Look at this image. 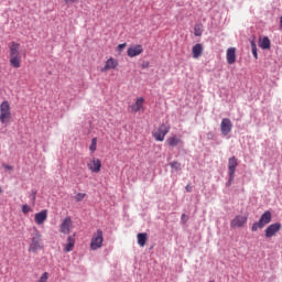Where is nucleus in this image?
Listing matches in <instances>:
<instances>
[{
    "mask_svg": "<svg viewBox=\"0 0 282 282\" xmlns=\"http://www.w3.org/2000/svg\"><path fill=\"white\" fill-rule=\"evenodd\" d=\"M237 166H239V161L237 160V158L231 156L228 160V174L232 177H235V173L237 171Z\"/></svg>",
    "mask_w": 282,
    "mask_h": 282,
    "instance_id": "12",
    "label": "nucleus"
},
{
    "mask_svg": "<svg viewBox=\"0 0 282 282\" xmlns=\"http://www.w3.org/2000/svg\"><path fill=\"white\" fill-rule=\"evenodd\" d=\"M144 107V97H138L134 104L129 106V109L132 113H138Z\"/></svg>",
    "mask_w": 282,
    "mask_h": 282,
    "instance_id": "13",
    "label": "nucleus"
},
{
    "mask_svg": "<svg viewBox=\"0 0 282 282\" xmlns=\"http://www.w3.org/2000/svg\"><path fill=\"white\" fill-rule=\"evenodd\" d=\"M3 169H7V171H12L14 169L12 165L3 164Z\"/></svg>",
    "mask_w": 282,
    "mask_h": 282,
    "instance_id": "34",
    "label": "nucleus"
},
{
    "mask_svg": "<svg viewBox=\"0 0 282 282\" xmlns=\"http://www.w3.org/2000/svg\"><path fill=\"white\" fill-rule=\"evenodd\" d=\"M147 67H149V62H144V63L142 64V68H143V69H147Z\"/></svg>",
    "mask_w": 282,
    "mask_h": 282,
    "instance_id": "36",
    "label": "nucleus"
},
{
    "mask_svg": "<svg viewBox=\"0 0 282 282\" xmlns=\"http://www.w3.org/2000/svg\"><path fill=\"white\" fill-rule=\"evenodd\" d=\"M182 139L177 135H171L166 139V144H169V147H177V144H181Z\"/></svg>",
    "mask_w": 282,
    "mask_h": 282,
    "instance_id": "23",
    "label": "nucleus"
},
{
    "mask_svg": "<svg viewBox=\"0 0 282 282\" xmlns=\"http://www.w3.org/2000/svg\"><path fill=\"white\" fill-rule=\"evenodd\" d=\"M9 56H21V44L11 42L9 44Z\"/></svg>",
    "mask_w": 282,
    "mask_h": 282,
    "instance_id": "17",
    "label": "nucleus"
},
{
    "mask_svg": "<svg viewBox=\"0 0 282 282\" xmlns=\"http://www.w3.org/2000/svg\"><path fill=\"white\" fill-rule=\"evenodd\" d=\"M76 246V238L74 236H68L67 243L64 246V252H72Z\"/></svg>",
    "mask_w": 282,
    "mask_h": 282,
    "instance_id": "20",
    "label": "nucleus"
},
{
    "mask_svg": "<svg viewBox=\"0 0 282 282\" xmlns=\"http://www.w3.org/2000/svg\"><path fill=\"white\" fill-rule=\"evenodd\" d=\"M29 197L34 206V204L36 203V191H32Z\"/></svg>",
    "mask_w": 282,
    "mask_h": 282,
    "instance_id": "30",
    "label": "nucleus"
},
{
    "mask_svg": "<svg viewBox=\"0 0 282 282\" xmlns=\"http://www.w3.org/2000/svg\"><path fill=\"white\" fill-rule=\"evenodd\" d=\"M171 169H174V171H180L182 169V164L177 161H173L170 163Z\"/></svg>",
    "mask_w": 282,
    "mask_h": 282,
    "instance_id": "26",
    "label": "nucleus"
},
{
    "mask_svg": "<svg viewBox=\"0 0 282 282\" xmlns=\"http://www.w3.org/2000/svg\"><path fill=\"white\" fill-rule=\"evenodd\" d=\"M97 144H98V139L97 138H93L91 139V144L89 147V151L91 153H96Z\"/></svg>",
    "mask_w": 282,
    "mask_h": 282,
    "instance_id": "24",
    "label": "nucleus"
},
{
    "mask_svg": "<svg viewBox=\"0 0 282 282\" xmlns=\"http://www.w3.org/2000/svg\"><path fill=\"white\" fill-rule=\"evenodd\" d=\"M124 47H127V43L119 44V45L117 46V50H118V52H122V50H124Z\"/></svg>",
    "mask_w": 282,
    "mask_h": 282,
    "instance_id": "31",
    "label": "nucleus"
},
{
    "mask_svg": "<svg viewBox=\"0 0 282 282\" xmlns=\"http://www.w3.org/2000/svg\"><path fill=\"white\" fill-rule=\"evenodd\" d=\"M251 52L256 59L259 58V54L257 53V44L254 43V41H251Z\"/></svg>",
    "mask_w": 282,
    "mask_h": 282,
    "instance_id": "25",
    "label": "nucleus"
},
{
    "mask_svg": "<svg viewBox=\"0 0 282 282\" xmlns=\"http://www.w3.org/2000/svg\"><path fill=\"white\" fill-rule=\"evenodd\" d=\"M282 228L281 223H274L271 224L264 231V237H267V239H270L272 237H274V235H276V232H279Z\"/></svg>",
    "mask_w": 282,
    "mask_h": 282,
    "instance_id": "8",
    "label": "nucleus"
},
{
    "mask_svg": "<svg viewBox=\"0 0 282 282\" xmlns=\"http://www.w3.org/2000/svg\"><path fill=\"white\" fill-rule=\"evenodd\" d=\"M171 131V126L162 123L155 131L152 132V135L156 142H164L166 134Z\"/></svg>",
    "mask_w": 282,
    "mask_h": 282,
    "instance_id": "4",
    "label": "nucleus"
},
{
    "mask_svg": "<svg viewBox=\"0 0 282 282\" xmlns=\"http://www.w3.org/2000/svg\"><path fill=\"white\" fill-rule=\"evenodd\" d=\"M234 181H235V177H231V176L229 175V180H228V182H227V186H231V184H232Z\"/></svg>",
    "mask_w": 282,
    "mask_h": 282,
    "instance_id": "35",
    "label": "nucleus"
},
{
    "mask_svg": "<svg viewBox=\"0 0 282 282\" xmlns=\"http://www.w3.org/2000/svg\"><path fill=\"white\" fill-rule=\"evenodd\" d=\"M9 62H10L11 67H14L15 69H19V67H21V55L10 56Z\"/></svg>",
    "mask_w": 282,
    "mask_h": 282,
    "instance_id": "22",
    "label": "nucleus"
},
{
    "mask_svg": "<svg viewBox=\"0 0 282 282\" xmlns=\"http://www.w3.org/2000/svg\"><path fill=\"white\" fill-rule=\"evenodd\" d=\"M105 243V236L101 229H98L90 239V250H100Z\"/></svg>",
    "mask_w": 282,
    "mask_h": 282,
    "instance_id": "3",
    "label": "nucleus"
},
{
    "mask_svg": "<svg viewBox=\"0 0 282 282\" xmlns=\"http://www.w3.org/2000/svg\"><path fill=\"white\" fill-rule=\"evenodd\" d=\"M22 213L24 215H28V213H32V207H30L28 204L22 205Z\"/></svg>",
    "mask_w": 282,
    "mask_h": 282,
    "instance_id": "27",
    "label": "nucleus"
},
{
    "mask_svg": "<svg viewBox=\"0 0 282 282\" xmlns=\"http://www.w3.org/2000/svg\"><path fill=\"white\" fill-rule=\"evenodd\" d=\"M270 221H272V213L267 210L260 217L258 223H253V225L251 227L252 232H257V230H259V228L260 229L265 228V226H268V224H270Z\"/></svg>",
    "mask_w": 282,
    "mask_h": 282,
    "instance_id": "2",
    "label": "nucleus"
},
{
    "mask_svg": "<svg viewBox=\"0 0 282 282\" xmlns=\"http://www.w3.org/2000/svg\"><path fill=\"white\" fill-rule=\"evenodd\" d=\"M259 47L261 50H270L271 47V42L269 36H263L259 39Z\"/></svg>",
    "mask_w": 282,
    "mask_h": 282,
    "instance_id": "21",
    "label": "nucleus"
},
{
    "mask_svg": "<svg viewBox=\"0 0 282 282\" xmlns=\"http://www.w3.org/2000/svg\"><path fill=\"white\" fill-rule=\"evenodd\" d=\"M185 191H186L187 193H193V186L186 185V186H185Z\"/></svg>",
    "mask_w": 282,
    "mask_h": 282,
    "instance_id": "33",
    "label": "nucleus"
},
{
    "mask_svg": "<svg viewBox=\"0 0 282 282\" xmlns=\"http://www.w3.org/2000/svg\"><path fill=\"white\" fill-rule=\"evenodd\" d=\"M280 30H282V15L280 18Z\"/></svg>",
    "mask_w": 282,
    "mask_h": 282,
    "instance_id": "37",
    "label": "nucleus"
},
{
    "mask_svg": "<svg viewBox=\"0 0 282 282\" xmlns=\"http://www.w3.org/2000/svg\"><path fill=\"white\" fill-rule=\"evenodd\" d=\"M70 228H72V218L66 217L59 226V232H62L63 235H69Z\"/></svg>",
    "mask_w": 282,
    "mask_h": 282,
    "instance_id": "16",
    "label": "nucleus"
},
{
    "mask_svg": "<svg viewBox=\"0 0 282 282\" xmlns=\"http://www.w3.org/2000/svg\"><path fill=\"white\" fill-rule=\"evenodd\" d=\"M1 193H3V189L0 187V195H1Z\"/></svg>",
    "mask_w": 282,
    "mask_h": 282,
    "instance_id": "38",
    "label": "nucleus"
},
{
    "mask_svg": "<svg viewBox=\"0 0 282 282\" xmlns=\"http://www.w3.org/2000/svg\"><path fill=\"white\" fill-rule=\"evenodd\" d=\"M119 65L118 59L110 57L106 61L105 66L100 69L102 74H106V72H110V69H117Z\"/></svg>",
    "mask_w": 282,
    "mask_h": 282,
    "instance_id": "10",
    "label": "nucleus"
},
{
    "mask_svg": "<svg viewBox=\"0 0 282 282\" xmlns=\"http://www.w3.org/2000/svg\"><path fill=\"white\" fill-rule=\"evenodd\" d=\"M85 197H87V194L78 193V194L75 196V200H76V202H83V200L85 199Z\"/></svg>",
    "mask_w": 282,
    "mask_h": 282,
    "instance_id": "29",
    "label": "nucleus"
},
{
    "mask_svg": "<svg viewBox=\"0 0 282 282\" xmlns=\"http://www.w3.org/2000/svg\"><path fill=\"white\" fill-rule=\"evenodd\" d=\"M204 54V45L195 44L192 48L193 58H199Z\"/></svg>",
    "mask_w": 282,
    "mask_h": 282,
    "instance_id": "18",
    "label": "nucleus"
},
{
    "mask_svg": "<svg viewBox=\"0 0 282 282\" xmlns=\"http://www.w3.org/2000/svg\"><path fill=\"white\" fill-rule=\"evenodd\" d=\"M34 221L37 226H43L47 221V209H43L34 215Z\"/></svg>",
    "mask_w": 282,
    "mask_h": 282,
    "instance_id": "15",
    "label": "nucleus"
},
{
    "mask_svg": "<svg viewBox=\"0 0 282 282\" xmlns=\"http://www.w3.org/2000/svg\"><path fill=\"white\" fill-rule=\"evenodd\" d=\"M137 241L140 248H144L147 246V241H149V234L147 232L138 234Z\"/></svg>",
    "mask_w": 282,
    "mask_h": 282,
    "instance_id": "19",
    "label": "nucleus"
},
{
    "mask_svg": "<svg viewBox=\"0 0 282 282\" xmlns=\"http://www.w3.org/2000/svg\"><path fill=\"white\" fill-rule=\"evenodd\" d=\"M220 131L223 135H228L232 131V121L229 118H224L220 122Z\"/></svg>",
    "mask_w": 282,
    "mask_h": 282,
    "instance_id": "11",
    "label": "nucleus"
},
{
    "mask_svg": "<svg viewBox=\"0 0 282 282\" xmlns=\"http://www.w3.org/2000/svg\"><path fill=\"white\" fill-rule=\"evenodd\" d=\"M41 232L39 229H35L34 234L31 238V243L29 246V252H36L37 250H41Z\"/></svg>",
    "mask_w": 282,
    "mask_h": 282,
    "instance_id": "5",
    "label": "nucleus"
},
{
    "mask_svg": "<svg viewBox=\"0 0 282 282\" xmlns=\"http://www.w3.org/2000/svg\"><path fill=\"white\" fill-rule=\"evenodd\" d=\"M78 1H80V0H64V2H65L66 4H69V3H78Z\"/></svg>",
    "mask_w": 282,
    "mask_h": 282,
    "instance_id": "32",
    "label": "nucleus"
},
{
    "mask_svg": "<svg viewBox=\"0 0 282 282\" xmlns=\"http://www.w3.org/2000/svg\"><path fill=\"white\" fill-rule=\"evenodd\" d=\"M144 52V47L141 44L132 45L128 48L127 55L129 58H135V56H140Z\"/></svg>",
    "mask_w": 282,
    "mask_h": 282,
    "instance_id": "9",
    "label": "nucleus"
},
{
    "mask_svg": "<svg viewBox=\"0 0 282 282\" xmlns=\"http://www.w3.org/2000/svg\"><path fill=\"white\" fill-rule=\"evenodd\" d=\"M194 34L195 36H202V26L199 24L195 25Z\"/></svg>",
    "mask_w": 282,
    "mask_h": 282,
    "instance_id": "28",
    "label": "nucleus"
},
{
    "mask_svg": "<svg viewBox=\"0 0 282 282\" xmlns=\"http://www.w3.org/2000/svg\"><path fill=\"white\" fill-rule=\"evenodd\" d=\"M10 120H12V112L10 110V102L6 100L0 105V122L2 124H8Z\"/></svg>",
    "mask_w": 282,
    "mask_h": 282,
    "instance_id": "1",
    "label": "nucleus"
},
{
    "mask_svg": "<svg viewBox=\"0 0 282 282\" xmlns=\"http://www.w3.org/2000/svg\"><path fill=\"white\" fill-rule=\"evenodd\" d=\"M87 166L90 173H98L100 169H102V162L100 161V159L93 158L87 163Z\"/></svg>",
    "mask_w": 282,
    "mask_h": 282,
    "instance_id": "7",
    "label": "nucleus"
},
{
    "mask_svg": "<svg viewBox=\"0 0 282 282\" xmlns=\"http://www.w3.org/2000/svg\"><path fill=\"white\" fill-rule=\"evenodd\" d=\"M226 58L228 65H235V63H237V48L229 47L226 53Z\"/></svg>",
    "mask_w": 282,
    "mask_h": 282,
    "instance_id": "14",
    "label": "nucleus"
},
{
    "mask_svg": "<svg viewBox=\"0 0 282 282\" xmlns=\"http://www.w3.org/2000/svg\"><path fill=\"white\" fill-rule=\"evenodd\" d=\"M248 224V217L242 215H237L230 223L231 228L235 230L237 228H243Z\"/></svg>",
    "mask_w": 282,
    "mask_h": 282,
    "instance_id": "6",
    "label": "nucleus"
}]
</instances>
